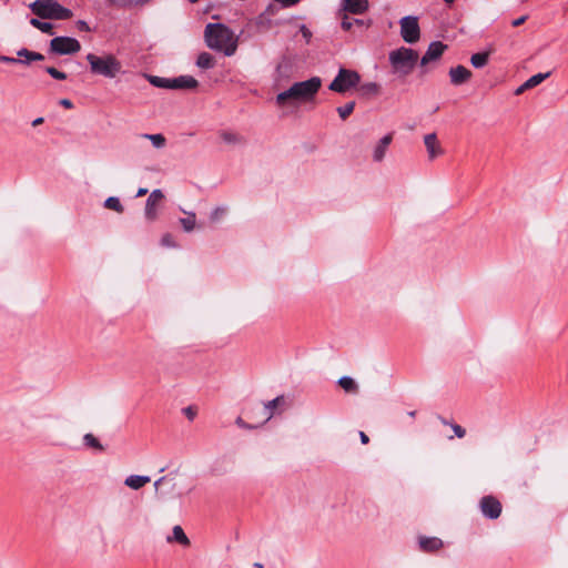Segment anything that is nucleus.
I'll use <instances>...</instances> for the list:
<instances>
[{
    "label": "nucleus",
    "mask_w": 568,
    "mask_h": 568,
    "mask_svg": "<svg viewBox=\"0 0 568 568\" xmlns=\"http://www.w3.org/2000/svg\"><path fill=\"white\" fill-rule=\"evenodd\" d=\"M342 9L353 14H363L368 10V0H342Z\"/></svg>",
    "instance_id": "14"
},
{
    "label": "nucleus",
    "mask_w": 568,
    "mask_h": 568,
    "mask_svg": "<svg viewBox=\"0 0 568 568\" xmlns=\"http://www.w3.org/2000/svg\"><path fill=\"white\" fill-rule=\"evenodd\" d=\"M418 60V53L410 49L402 47L389 53V62L394 72L405 77L408 75L415 68Z\"/></svg>",
    "instance_id": "5"
},
{
    "label": "nucleus",
    "mask_w": 568,
    "mask_h": 568,
    "mask_svg": "<svg viewBox=\"0 0 568 568\" xmlns=\"http://www.w3.org/2000/svg\"><path fill=\"white\" fill-rule=\"evenodd\" d=\"M141 138L143 139H146L149 141H151L152 145L155 148V149H162L165 146L166 144V139L163 134L161 133H156V134H148V133H144V134H141Z\"/></svg>",
    "instance_id": "22"
},
{
    "label": "nucleus",
    "mask_w": 568,
    "mask_h": 568,
    "mask_svg": "<svg viewBox=\"0 0 568 568\" xmlns=\"http://www.w3.org/2000/svg\"><path fill=\"white\" fill-rule=\"evenodd\" d=\"M42 122H43V118H37L36 120H33L32 125L37 126V125L41 124Z\"/></svg>",
    "instance_id": "56"
},
{
    "label": "nucleus",
    "mask_w": 568,
    "mask_h": 568,
    "mask_svg": "<svg viewBox=\"0 0 568 568\" xmlns=\"http://www.w3.org/2000/svg\"><path fill=\"white\" fill-rule=\"evenodd\" d=\"M526 90H529L528 88H525V82L519 85L516 90H515V94L516 95H519V94H523Z\"/></svg>",
    "instance_id": "49"
},
{
    "label": "nucleus",
    "mask_w": 568,
    "mask_h": 568,
    "mask_svg": "<svg viewBox=\"0 0 568 568\" xmlns=\"http://www.w3.org/2000/svg\"><path fill=\"white\" fill-rule=\"evenodd\" d=\"M60 104L64 106L65 109H71L73 106V103L69 99H62L60 100Z\"/></svg>",
    "instance_id": "47"
},
{
    "label": "nucleus",
    "mask_w": 568,
    "mask_h": 568,
    "mask_svg": "<svg viewBox=\"0 0 568 568\" xmlns=\"http://www.w3.org/2000/svg\"><path fill=\"white\" fill-rule=\"evenodd\" d=\"M359 438H361L362 444H364V445L368 444V442H369L368 436L364 432H359Z\"/></svg>",
    "instance_id": "50"
},
{
    "label": "nucleus",
    "mask_w": 568,
    "mask_h": 568,
    "mask_svg": "<svg viewBox=\"0 0 568 568\" xmlns=\"http://www.w3.org/2000/svg\"><path fill=\"white\" fill-rule=\"evenodd\" d=\"M33 14L41 19L65 20L72 17V11L54 0H36L29 4Z\"/></svg>",
    "instance_id": "4"
},
{
    "label": "nucleus",
    "mask_w": 568,
    "mask_h": 568,
    "mask_svg": "<svg viewBox=\"0 0 568 568\" xmlns=\"http://www.w3.org/2000/svg\"><path fill=\"white\" fill-rule=\"evenodd\" d=\"M220 138L227 144H242L244 143L243 136L231 131H222Z\"/></svg>",
    "instance_id": "24"
},
{
    "label": "nucleus",
    "mask_w": 568,
    "mask_h": 568,
    "mask_svg": "<svg viewBox=\"0 0 568 568\" xmlns=\"http://www.w3.org/2000/svg\"><path fill=\"white\" fill-rule=\"evenodd\" d=\"M483 515L489 519H497L501 514V504L493 496H484L479 501Z\"/></svg>",
    "instance_id": "9"
},
{
    "label": "nucleus",
    "mask_w": 568,
    "mask_h": 568,
    "mask_svg": "<svg viewBox=\"0 0 568 568\" xmlns=\"http://www.w3.org/2000/svg\"><path fill=\"white\" fill-rule=\"evenodd\" d=\"M236 425L243 428H251V426H248L241 417L236 419Z\"/></svg>",
    "instance_id": "52"
},
{
    "label": "nucleus",
    "mask_w": 568,
    "mask_h": 568,
    "mask_svg": "<svg viewBox=\"0 0 568 568\" xmlns=\"http://www.w3.org/2000/svg\"><path fill=\"white\" fill-rule=\"evenodd\" d=\"M197 85L199 82L195 78L191 75H180L171 79L170 89H195Z\"/></svg>",
    "instance_id": "16"
},
{
    "label": "nucleus",
    "mask_w": 568,
    "mask_h": 568,
    "mask_svg": "<svg viewBox=\"0 0 568 568\" xmlns=\"http://www.w3.org/2000/svg\"><path fill=\"white\" fill-rule=\"evenodd\" d=\"M204 38L210 49L224 52L227 57L233 55L237 47L234 33L223 23L206 24Z\"/></svg>",
    "instance_id": "1"
},
{
    "label": "nucleus",
    "mask_w": 568,
    "mask_h": 568,
    "mask_svg": "<svg viewBox=\"0 0 568 568\" xmlns=\"http://www.w3.org/2000/svg\"><path fill=\"white\" fill-rule=\"evenodd\" d=\"M400 36L406 43H415L420 38V29L417 17L406 16L400 19Z\"/></svg>",
    "instance_id": "8"
},
{
    "label": "nucleus",
    "mask_w": 568,
    "mask_h": 568,
    "mask_svg": "<svg viewBox=\"0 0 568 568\" xmlns=\"http://www.w3.org/2000/svg\"><path fill=\"white\" fill-rule=\"evenodd\" d=\"M446 49V45L440 41H434L428 45L427 51L422 57L420 64L426 65L430 61H435L442 57Z\"/></svg>",
    "instance_id": "11"
},
{
    "label": "nucleus",
    "mask_w": 568,
    "mask_h": 568,
    "mask_svg": "<svg viewBox=\"0 0 568 568\" xmlns=\"http://www.w3.org/2000/svg\"><path fill=\"white\" fill-rule=\"evenodd\" d=\"M187 1H189V2H191V3H197V2H200L201 0H187Z\"/></svg>",
    "instance_id": "57"
},
{
    "label": "nucleus",
    "mask_w": 568,
    "mask_h": 568,
    "mask_svg": "<svg viewBox=\"0 0 568 568\" xmlns=\"http://www.w3.org/2000/svg\"><path fill=\"white\" fill-rule=\"evenodd\" d=\"M87 61L93 74L113 79L121 71V62L113 54L97 55L89 53Z\"/></svg>",
    "instance_id": "3"
},
{
    "label": "nucleus",
    "mask_w": 568,
    "mask_h": 568,
    "mask_svg": "<svg viewBox=\"0 0 568 568\" xmlns=\"http://www.w3.org/2000/svg\"><path fill=\"white\" fill-rule=\"evenodd\" d=\"M104 207L115 211L118 213H122L124 211L123 205L121 204L119 197L110 196L104 201Z\"/></svg>",
    "instance_id": "31"
},
{
    "label": "nucleus",
    "mask_w": 568,
    "mask_h": 568,
    "mask_svg": "<svg viewBox=\"0 0 568 568\" xmlns=\"http://www.w3.org/2000/svg\"><path fill=\"white\" fill-rule=\"evenodd\" d=\"M449 78L454 85H460L471 78V71L464 65H457L450 68Z\"/></svg>",
    "instance_id": "12"
},
{
    "label": "nucleus",
    "mask_w": 568,
    "mask_h": 568,
    "mask_svg": "<svg viewBox=\"0 0 568 568\" xmlns=\"http://www.w3.org/2000/svg\"><path fill=\"white\" fill-rule=\"evenodd\" d=\"M275 2L282 4L283 7H292L297 4L301 0H274Z\"/></svg>",
    "instance_id": "43"
},
{
    "label": "nucleus",
    "mask_w": 568,
    "mask_h": 568,
    "mask_svg": "<svg viewBox=\"0 0 568 568\" xmlns=\"http://www.w3.org/2000/svg\"><path fill=\"white\" fill-rule=\"evenodd\" d=\"M418 545L420 550L424 552H435L443 547V540L437 537L420 536L418 538Z\"/></svg>",
    "instance_id": "15"
},
{
    "label": "nucleus",
    "mask_w": 568,
    "mask_h": 568,
    "mask_svg": "<svg viewBox=\"0 0 568 568\" xmlns=\"http://www.w3.org/2000/svg\"><path fill=\"white\" fill-rule=\"evenodd\" d=\"M149 82L156 87L162 89H170L171 79L170 78H162L156 75H149L148 77Z\"/></svg>",
    "instance_id": "30"
},
{
    "label": "nucleus",
    "mask_w": 568,
    "mask_h": 568,
    "mask_svg": "<svg viewBox=\"0 0 568 568\" xmlns=\"http://www.w3.org/2000/svg\"><path fill=\"white\" fill-rule=\"evenodd\" d=\"M150 0H131V7H139V6H143L145 4L146 2H149Z\"/></svg>",
    "instance_id": "48"
},
{
    "label": "nucleus",
    "mask_w": 568,
    "mask_h": 568,
    "mask_svg": "<svg viewBox=\"0 0 568 568\" xmlns=\"http://www.w3.org/2000/svg\"><path fill=\"white\" fill-rule=\"evenodd\" d=\"M108 2L119 8H131V0H108Z\"/></svg>",
    "instance_id": "38"
},
{
    "label": "nucleus",
    "mask_w": 568,
    "mask_h": 568,
    "mask_svg": "<svg viewBox=\"0 0 568 568\" xmlns=\"http://www.w3.org/2000/svg\"><path fill=\"white\" fill-rule=\"evenodd\" d=\"M355 109V101L347 102L346 104L336 109L342 120H346Z\"/></svg>",
    "instance_id": "33"
},
{
    "label": "nucleus",
    "mask_w": 568,
    "mask_h": 568,
    "mask_svg": "<svg viewBox=\"0 0 568 568\" xmlns=\"http://www.w3.org/2000/svg\"><path fill=\"white\" fill-rule=\"evenodd\" d=\"M163 197L164 195L159 189L153 190L149 195L145 204V217L149 221H154L156 219V205L162 201Z\"/></svg>",
    "instance_id": "10"
},
{
    "label": "nucleus",
    "mask_w": 568,
    "mask_h": 568,
    "mask_svg": "<svg viewBox=\"0 0 568 568\" xmlns=\"http://www.w3.org/2000/svg\"><path fill=\"white\" fill-rule=\"evenodd\" d=\"M264 19H265L264 14L258 16L257 19H256V24L257 26L263 24Z\"/></svg>",
    "instance_id": "55"
},
{
    "label": "nucleus",
    "mask_w": 568,
    "mask_h": 568,
    "mask_svg": "<svg viewBox=\"0 0 568 568\" xmlns=\"http://www.w3.org/2000/svg\"><path fill=\"white\" fill-rule=\"evenodd\" d=\"M226 213V207H216L211 212L210 219L212 222L219 221Z\"/></svg>",
    "instance_id": "37"
},
{
    "label": "nucleus",
    "mask_w": 568,
    "mask_h": 568,
    "mask_svg": "<svg viewBox=\"0 0 568 568\" xmlns=\"http://www.w3.org/2000/svg\"><path fill=\"white\" fill-rule=\"evenodd\" d=\"M45 72L48 74H50L55 80H65L67 79V73L59 71L54 67H47Z\"/></svg>",
    "instance_id": "34"
},
{
    "label": "nucleus",
    "mask_w": 568,
    "mask_h": 568,
    "mask_svg": "<svg viewBox=\"0 0 568 568\" xmlns=\"http://www.w3.org/2000/svg\"><path fill=\"white\" fill-rule=\"evenodd\" d=\"M337 383L346 393L356 394L358 392V385L349 376L341 377Z\"/></svg>",
    "instance_id": "21"
},
{
    "label": "nucleus",
    "mask_w": 568,
    "mask_h": 568,
    "mask_svg": "<svg viewBox=\"0 0 568 568\" xmlns=\"http://www.w3.org/2000/svg\"><path fill=\"white\" fill-rule=\"evenodd\" d=\"M183 413L190 420H193L196 416V409L193 406H187L183 408Z\"/></svg>",
    "instance_id": "41"
},
{
    "label": "nucleus",
    "mask_w": 568,
    "mask_h": 568,
    "mask_svg": "<svg viewBox=\"0 0 568 568\" xmlns=\"http://www.w3.org/2000/svg\"><path fill=\"white\" fill-rule=\"evenodd\" d=\"M255 567L256 568H263V566L261 564H255Z\"/></svg>",
    "instance_id": "60"
},
{
    "label": "nucleus",
    "mask_w": 568,
    "mask_h": 568,
    "mask_svg": "<svg viewBox=\"0 0 568 568\" xmlns=\"http://www.w3.org/2000/svg\"><path fill=\"white\" fill-rule=\"evenodd\" d=\"M424 143L428 153V158L434 160L438 155L443 154V149L437 140V135L435 133H429L424 136Z\"/></svg>",
    "instance_id": "13"
},
{
    "label": "nucleus",
    "mask_w": 568,
    "mask_h": 568,
    "mask_svg": "<svg viewBox=\"0 0 568 568\" xmlns=\"http://www.w3.org/2000/svg\"><path fill=\"white\" fill-rule=\"evenodd\" d=\"M165 478L166 477L163 476V477L159 478L158 480H155L154 488H155L156 493L159 491V488H160L161 484L165 480Z\"/></svg>",
    "instance_id": "51"
},
{
    "label": "nucleus",
    "mask_w": 568,
    "mask_h": 568,
    "mask_svg": "<svg viewBox=\"0 0 568 568\" xmlns=\"http://www.w3.org/2000/svg\"><path fill=\"white\" fill-rule=\"evenodd\" d=\"M17 54L20 58H24V60H22V62H21V63H24V64H28L31 61H42L44 59L43 54H41L39 52L30 51V50H28L26 48L20 49L17 52Z\"/></svg>",
    "instance_id": "20"
},
{
    "label": "nucleus",
    "mask_w": 568,
    "mask_h": 568,
    "mask_svg": "<svg viewBox=\"0 0 568 568\" xmlns=\"http://www.w3.org/2000/svg\"><path fill=\"white\" fill-rule=\"evenodd\" d=\"M354 24L359 26V27H369V22L365 23L361 19H354Z\"/></svg>",
    "instance_id": "53"
},
{
    "label": "nucleus",
    "mask_w": 568,
    "mask_h": 568,
    "mask_svg": "<svg viewBox=\"0 0 568 568\" xmlns=\"http://www.w3.org/2000/svg\"><path fill=\"white\" fill-rule=\"evenodd\" d=\"M442 423L445 424V425H449L448 422H446L445 419H442ZM450 427L454 432V434L458 437V438H463L465 437L466 435V430L460 426V425H457V424H450Z\"/></svg>",
    "instance_id": "36"
},
{
    "label": "nucleus",
    "mask_w": 568,
    "mask_h": 568,
    "mask_svg": "<svg viewBox=\"0 0 568 568\" xmlns=\"http://www.w3.org/2000/svg\"><path fill=\"white\" fill-rule=\"evenodd\" d=\"M284 400V397L283 396H277L276 398L267 402L265 405H264V408H265V420H268L272 418L273 414H274V409L278 406L280 403H282Z\"/></svg>",
    "instance_id": "29"
},
{
    "label": "nucleus",
    "mask_w": 568,
    "mask_h": 568,
    "mask_svg": "<svg viewBox=\"0 0 568 568\" xmlns=\"http://www.w3.org/2000/svg\"><path fill=\"white\" fill-rule=\"evenodd\" d=\"M526 20H527V16H521V17H519V18H517V19H515V20L511 22V24H513V27H519V26H521Z\"/></svg>",
    "instance_id": "46"
},
{
    "label": "nucleus",
    "mask_w": 568,
    "mask_h": 568,
    "mask_svg": "<svg viewBox=\"0 0 568 568\" xmlns=\"http://www.w3.org/2000/svg\"><path fill=\"white\" fill-rule=\"evenodd\" d=\"M447 4H452L455 0H444Z\"/></svg>",
    "instance_id": "58"
},
{
    "label": "nucleus",
    "mask_w": 568,
    "mask_h": 568,
    "mask_svg": "<svg viewBox=\"0 0 568 568\" xmlns=\"http://www.w3.org/2000/svg\"><path fill=\"white\" fill-rule=\"evenodd\" d=\"M168 542H178L184 547H189L191 541L189 537L185 535L183 528L179 525L174 526L172 529V535L166 537Z\"/></svg>",
    "instance_id": "18"
},
{
    "label": "nucleus",
    "mask_w": 568,
    "mask_h": 568,
    "mask_svg": "<svg viewBox=\"0 0 568 568\" xmlns=\"http://www.w3.org/2000/svg\"><path fill=\"white\" fill-rule=\"evenodd\" d=\"M354 24V19H349L347 16H344L341 22V27L343 30L348 31Z\"/></svg>",
    "instance_id": "40"
},
{
    "label": "nucleus",
    "mask_w": 568,
    "mask_h": 568,
    "mask_svg": "<svg viewBox=\"0 0 568 568\" xmlns=\"http://www.w3.org/2000/svg\"><path fill=\"white\" fill-rule=\"evenodd\" d=\"M196 65L201 69H211L214 65V59L210 53L202 52L197 57Z\"/></svg>",
    "instance_id": "25"
},
{
    "label": "nucleus",
    "mask_w": 568,
    "mask_h": 568,
    "mask_svg": "<svg viewBox=\"0 0 568 568\" xmlns=\"http://www.w3.org/2000/svg\"><path fill=\"white\" fill-rule=\"evenodd\" d=\"M146 193H148V190H146V189L141 187V189H139V190H138L136 196H138V197H139V196H143V195H145Z\"/></svg>",
    "instance_id": "54"
},
{
    "label": "nucleus",
    "mask_w": 568,
    "mask_h": 568,
    "mask_svg": "<svg viewBox=\"0 0 568 568\" xmlns=\"http://www.w3.org/2000/svg\"><path fill=\"white\" fill-rule=\"evenodd\" d=\"M30 24L43 33L53 34V26L50 22H43L38 18L30 19Z\"/></svg>",
    "instance_id": "27"
},
{
    "label": "nucleus",
    "mask_w": 568,
    "mask_h": 568,
    "mask_svg": "<svg viewBox=\"0 0 568 568\" xmlns=\"http://www.w3.org/2000/svg\"><path fill=\"white\" fill-rule=\"evenodd\" d=\"M489 52H478L471 55L470 63L474 68L480 69L488 63Z\"/></svg>",
    "instance_id": "23"
},
{
    "label": "nucleus",
    "mask_w": 568,
    "mask_h": 568,
    "mask_svg": "<svg viewBox=\"0 0 568 568\" xmlns=\"http://www.w3.org/2000/svg\"><path fill=\"white\" fill-rule=\"evenodd\" d=\"M77 28H78L80 31H83V32H89V31H91V29H90L89 24H88L85 21H83V20H79V21L77 22Z\"/></svg>",
    "instance_id": "45"
},
{
    "label": "nucleus",
    "mask_w": 568,
    "mask_h": 568,
    "mask_svg": "<svg viewBox=\"0 0 568 568\" xmlns=\"http://www.w3.org/2000/svg\"><path fill=\"white\" fill-rule=\"evenodd\" d=\"M408 415H409L410 417H414V416H415V412H409V413H408Z\"/></svg>",
    "instance_id": "59"
},
{
    "label": "nucleus",
    "mask_w": 568,
    "mask_h": 568,
    "mask_svg": "<svg viewBox=\"0 0 568 568\" xmlns=\"http://www.w3.org/2000/svg\"><path fill=\"white\" fill-rule=\"evenodd\" d=\"M361 82V75L357 71L341 68L338 70L337 75L334 78V80L328 85V89L331 91L337 92V93H345L348 90L357 87Z\"/></svg>",
    "instance_id": "6"
},
{
    "label": "nucleus",
    "mask_w": 568,
    "mask_h": 568,
    "mask_svg": "<svg viewBox=\"0 0 568 568\" xmlns=\"http://www.w3.org/2000/svg\"><path fill=\"white\" fill-rule=\"evenodd\" d=\"M151 478L149 476L142 475H130L125 478L124 485L131 489L139 490L146 484H149Z\"/></svg>",
    "instance_id": "19"
},
{
    "label": "nucleus",
    "mask_w": 568,
    "mask_h": 568,
    "mask_svg": "<svg viewBox=\"0 0 568 568\" xmlns=\"http://www.w3.org/2000/svg\"><path fill=\"white\" fill-rule=\"evenodd\" d=\"M392 140H393V135L392 134H386L385 136H383L378 144L375 146L374 149V152H373V159L375 162H381L385 154H386V150L388 148V145L392 143Z\"/></svg>",
    "instance_id": "17"
},
{
    "label": "nucleus",
    "mask_w": 568,
    "mask_h": 568,
    "mask_svg": "<svg viewBox=\"0 0 568 568\" xmlns=\"http://www.w3.org/2000/svg\"><path fill=\"white\" fill-rule=\"evenodd\" d=\"M83 444L87 447L93 448L95 450H104L103 445L99 442V439L91 433H88L83 436Z\"/></svg>",
    "instance_id": "26"
},
{
    "label": "nucleus",
    "mask_w": 568,
    "mask_h": 568,
    "mask_svg": "<svg viewBox=\"0 0 568 568\" xmlns=\"http://www.w3.org/2000/svg\"><path fill=\"white\" fill-rule=\"evenodd\" d=\"M300 31L302 33V37L303 39L305 40L306 43H310L311 39H312V32L311 30L305 26V24H302L300 27Z\"/></svg>",
    "instance_id": "39"
},
{
    "label": "nucleus",
    "mask_w": 568,
    "mask_h": 568,
    "mask_svg": "<svg viewBox=\"0 0 568 568\" xmlns=\"http://www.w3.org/2000/svg\"><path fill=\"white\" fill-rule=\"evenodd\" d=\"M161 243L164 246H174L173 239L170 234L163 235Z\"/></svg>",
    "instance_id": "44"
},
{
    "label": "nucleus",
    "mask_w": 568,
    "mask_h": 568,
    "mask_svg": "<svg viewBox=\"0 0 568 568\" xmlns=\"http://www.w3.org/2000/svg\"><path fill=\"white\" fill-rule=\"evenodd\" d=\"M550 75V72L537 73L525 81V88L532 89Z\"/></svg>",
    "instance_id": "28"
},
{
    "label": "nucleus",
    "mask_w": 568,
    "mask_h": 568,
    "mask_svg": "<svg viewBox=\"0 0 568 568\" xmlns=\"http://www.w3.org/2000/svg\"><path fill=\"white\" fill-rule=\"evenodd\" d=\"M195 213L189 212L186 217L180 219V223L185 232H191L195 227Z\"/></svg>",
    "instance_id": "32"
},
{
    "label": "nucleus",
    "mask_w": 568,
    "mask_h": 568,
    "mask_svg": "<svg viewBox=\"0 0 568 568\" xmlns=\"http://www.w3.org/2000/svg\"><path fill=\"white\" fill-rule=\"evenodd\" d=\"M361 89L367 94H376L378 93L379 87L375 82H368L363 84Z\"/></svg>",
    "instance_id": "35"
},
{
    "label": "nucleus",
    "mask_w": 568,
    "mask_h": 568,
    "mask_svg": "<svg viewBox=\"0 0 568 568\" xmlns=\"http://www.w3.org/2000/svg\"><path fill=\"white\" fill-rule=\"evenodd\" d=\"M321 85L322 80L318 77H313L305 81L295 82L287 90L276 95V103L278 105H285L288 101H310L318 92Z\"/></svg>",
    "instance_id": "2"
},
{
    "label": "nucleus",
    "mask_w": 568,
    "mask_h": 568,
    "mask_svg": "<svg viewBox=\"0 0 568 568\" xmlns=\"http://www.w3.org/2000/svg\"><path fill=\"white\" fill-rule=\"evenodd\" d=\"M0 62L8 63V64H14V63H21L22 60H19L17 58L8 57V55H0Z\"/></svg>",
    "instance_id": "42"
},
{
    "label": "nucleus",
    "mask_w": 568,
    "mask_h": 568,
    "mask_svg": "<svg viewBox=\"0 0 568 568\" xmlns=\"http://www.w3.org/2000/svg\"><path fill=\"white\" fill-rule=\"evenodd\" d=\"M81 50V44L75 38L55 37L50 41L49 52L58 55L74 54Z\"/></svg>",
    "instance_id": "7"
}]
</instances>
